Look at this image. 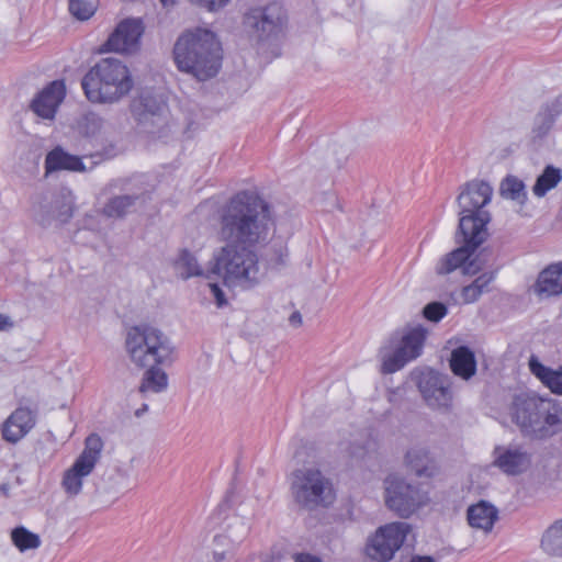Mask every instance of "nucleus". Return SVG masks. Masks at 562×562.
Returning <instances> with one entry per match:
<instances>
[{"label": "nucleus", "mask_w": 562, "mask_h": 562, "mask_svg": "<svg viewBox=\"0 0 562 562\" xmlns=\"http://www.w3.org/2000/svg\"><path fill=\"white\" fill-rule=\"evenodd\" d=\"M492 195L493 188L484 180L474 179L461 187L457 196L459 224L456 232L460 246L440 258L436 266L438 274L446 276L460 268L463 274L474 276L486 266V249L476 251L488 237L487 224L492 215L484 207Z\"/></svg>", "instance_id": "nucleus-1"}, {"label": "nucleus", "mask_w": 562, "mask_h": 562, "mask_svg": "<svg viewBox=\"0 0 562 562\" xmlns=\"http://www.w3.org/2000/svg\"><path fill=\"white\" fill-rule=\"evenodd\" d=\"M272 225L268 203L256 192L244 190L220 207L217 236L226 245L261 246Z\"/></svg>", "instance_id": "nucleus-2"}, {"label": "nucleus", "mask_w": 562, "mask_h": 562, "mask_svg": "<svg viewBox=\"0 0 562 562\" xmlns=\"http://www.w3.org/2000/svg\"><path fill=\"white\" fill-rule=\"evenodd\" d=\"M125 347L133 363L147 368L138 392L145 396L148 393L165 391L168 386V376L158 364L171 361L175 347L170 339L157 328L135 326L127 331Z\"/></svg>", "instance_id": "nucleus-3"}, {"label": "nucleus", "mask_w": 562, "mask_h": 562, "mask_svg": "<svg viewBox=\"0 0 562 562\" xmlns=\"http://www.w3.org/2000/svg\"><path fill=\"white\" fill-rule=\"evenodd\" d=\"M177 68L205 81L215 77L223 60V48L217 35L211 30L195 27L184 31L173 46Z\"/></svg>", "instance_id": "nucleus-4"}, {"label": "nucleus", "mask_w": 562, "mask_h": 562, "mask_svg": "<svg viewBox=\"0 0 562 562\" xmlns=\"http://www.w3.org/2000/svg\"><path fill=\"white\" fill-rule=\"evenodd\" d=\"M510 416L521 434L533 439H546L562 430V408L551 400L516 395Z\"/></svg>", "instance_id": "nucleus-5"}, {"label": "nucleus", "mask_w": 562, "mask_h": 562, "mask_svg": "<svg viewBox=\"0 0 562 562\" xmlns=\"http://www.w3.org/2000/svg\"><path fill=\"white\" fill-rule=\"evenodd\" d=\"M87 99L94 103H113L133 88L128 68L116 58H104L81 81Z\"/></svg>", "instance_id": "nucleus-6"}, {"label": "nucleus", "mask_w": 562, "mask_h": 562, "mask_svg": "<svg viewBox=\"0 0 562 562\" xmlns=\"http://www.w3.org/2000/svg\"><path fill=\"white\" fill-rule=\"evenodd\" d=\"M254 246L228 244L214 255L212 273L222 276L228 285L256 286L262 277Z\"/></svg>", "instance_id": "nucleus-7"}, {"label": "nucleus", "mask_w": 562, "mask_h": 562, "mask_svg": "<svg viewBox=\"0 0 562 562\" xmlns=\"http://www.w3.org/2000/svg\"><path fill=\"white\" fill-rule=\"evenodd\" d=\"M290 492L294 503L308 512L328 507L335 501L331 480L314 467L301 468L292 472Z\"/></svg>", "instance_id": "nucleus-8"}, {"label": "nucleus", "mask_w": 562, "mask_h": 562, "mask_svg": "<svg viewBox=\"0 0 562 562\" xmlns=\"http://www.w3.org/2000/svg\"><path fill=\"white\" fill-rule=\"evenodd\" d=\"M426 337L427 330L420 325L395 331L390 337L389 345L379 351L381 372L394 373L417 359L423 352Z\"/></svg>", "instance_id": "nucleus-9"}, {"label": "nucleus", "mask_w": 562, "mask_h": 562, "mask_svg": "<svg viewBox=\"0 0 562 562\" xmlns=\"http://www.w3.org/2000/svg\"><path fill=\"white\" fill-rule=\"evenodd\" d=\"M414 379L424 402L429 408L443 414L452 411L453 392L448 375L432 369H425L415 371Z\"/></svg>", "instance_id": "nucleus-10"}, {"label": "nucleus", "mask_w": 562, "mask_h": 562, "mask_svg": "<svg viewBox=\"0 0 562 562\" xmlns=\"http://www.w3.org/2000/svg\"><path fill=\"white\" fill-rule=\"evenodd\" d=\"M103 441L97 434L89 435L85 448L63 476L61 486L69 496H77L82 488V480L94 469L101 457Z\"/></svg>", "instance_id": "nucleus-11"}, {"label": "nucleus", "mask_w": 562, "mask_h": 562, "mask_svg": "<svg viewBox=\"0 0 562 562\" xmlns=\"http://www.w3.org/2000/svg\"><path fill=\"white\" fill-rule=\"evenodd\" d=\"M246 30L259 41L268 40L282 32L286 23V13L280 2L251 8L244 15Z\"/></svg>", "instance_id": "nucleus-12"}, {"label": "nucleus", "mask_w": 562, "mask_h": 562, "mask_svg": "<svg viewBox=\"0 0 562 562\" xmlns=\"http://www.w3.org/2000/svg\"><path fill=\"white\" fill-rule=\"evenodd\" d=\"M411 526L407 522L396 521L381 526L368 538L366 553L372 560L387 562L394 558L396 551L403 546Z\"/></svg>", "instance_id": "nucleus-13"}, {"label": "nucleus", "mask_w": 562, "mask_h": 562, "mask_svg": "<svg viewBox=\"0 0 562 562\" xmlns=\"http://www.w3.org/2000/svg\"><path fill=\"white\" fill-rule=\"evenodd\" d=\"M425 503L420 490L403 479L390 475L385 480V505L402 518H408Z\"/></svg>", "instance_id": "nucleus-14"}, {"label": "nucleus", "mask_w": 562, "mask_h": 562, "mask_svg": "<svg viewBox=\"0 0 562 562\" xmlns=\"http://www.w3.org/2000/svg\"><path fill=\"white\" fill-rule=\"evenodd\" d=\"M143 33L144 25L140 19H125L117 24L103 46L108 52L134 53L139 48Z\"/></svg>", "instance_id": "nucleus-15"}, {"label": "nucleus", "mask_w": 562, "mask_h": 562, "mask_svg": "<svg viewBox=\"0 0 562 562\" xmlns=\"http://www.w3.org/2000/svg\"><path fill=\"white\" fill-rule=\"evenodd\" d=\"M493 465L507 475L524 473L531 464V454L521 446H496Z\"/></svg>", "instance_id": "nucleus-16"}, {"label": "nucleus", "mask_w": 562, "mask_h": 562, "mask_svg": "<svg viewBox=\"0 0 562 562\" xmlns=\"http://www.w3.org/2000/svg\"><path fill=\"white\" fill-rule=\"evenodd\" d=\"M36 418L35 409L25 406L15 408L2 425L3 440L13 445L18 443L35 427Z\"/></svg>", "instance_id": "nucleus-17"}, {"label": "nucleus", "mask_w": 562, "mask_h": 562, "mask_svg": "<svg viewBox=\"0 0 562 562\" xmlns=\"http://www.w3.org/2000/svg\"><path fill=\"white\" fill-rule=\"evenodd\" d=\"M64 97V82L55 80L37 93L32 100L30 108L37 116L45 120H53Z\"/></svg>", "instance_id": "nucleus-18"}, {"label": "nucleus", "mask_w": 562, "mask_h": 562, "mask_svg": "<svg viewBox=\"0 0 562 562\" xmlns=\"http://www.w3.org/2000/svg\"><path fill=\"white\" fill-rule=\"evenodd\" d=\"M72 216V201L66 196H56L47 204H41L35 220L42 226H47L53 220L66 223Z\"/></svg>", "instance_id": "nucleus-19"}, {"label": "nucleus", "mask_w": 562, "mask_h": 562, "mask_svg": "<svg viewBox=\"0 0 562 562\" xmlns=\"http://www.w3.org/2000/svg\"><path fill=\"white\" fill-rule=\"evenodd\" d=\"M533 292L540 297L562 294V261L549 265L539 273Z\"/></svg>", "instance_id": "nucleus-20"}, {"label": "nucleus", "mask_w": 562, "mask_h": 562, "mask_svg": "<svg viewBox=\"0 0 562 562\" xmlns=\"http://www.w3.org/2000/svg\"><path fill=\"white\" fill-rule=\"evenodd\" d=\"M407 467L418 477L430 479L438 473L436 460L426 448L415 447L406 452Z\"/></svg>", "instance_id": "nucleus-21"}, {"label": "nucleus", "mask_w": 562, "mask_h": 562, "mask_svg": "<svg viewBox=\"0 0 562 562\" xmlns=\"http://www.w3.org/2000/svg\"><path fill=\"white\" fill-rule=\"evenodd\" d=\"M166 109L164 99L150 90H144L133 101L132 111L139 122H145L149 116H159Z\"/></svg>", "instance_id": "nucleus-22"}, {"label": "nucleus", "mask_w": 562, "mask_h": 562, "mask_svg": "<svg viewBox=\"0 0 562 562\" xmlns=\"http://www.w3.org/2000/svg\"><path fill=\"white\" fill-rule=\"evenodd\" d=\"M46 172L58 170L86 171L87 168L81 158L65 151L60 146L52 149L45 158Z\"/></svg>", "instance_id": "nucleus-23"}, {"label": "nucleus", "mask_w": 562, "mask_h": 562, "mask_svg": "<svg viewBox=\"0 0 562 562\" xmlns=\"http://www.w3.org/2000/svg\"><path fill=\"white\" fill-rule=\"evenodd\" d=\"M467 516L469 525L472 528L488 532L493 529L495 521L498 519V510L494 505L481 501L469 507Z\"/></svg>", "instance_id": "nucleus-24"}, {"label": "nucleus", "mask_w": 562, "mask_h": 562, "mask_svg": "<svg viewBox=\"0 0 562 562\" xmlns=\"http://www.w3.org/2000/svg\"><path fill=\"white\" fill-rule=\"evenodd\" d=\"M450 368L456 375L469 380L476 372L474 352L468 346H460L453 349L450 358Z\"/></svg>", "instance_id": "nucleus-25"}, {"label": "nucleus", "mask_w": 562, "mask_h": 562, "mask_svg": "<svg viewBox=\"0 0 562 562\" xmlns=\"http://www.w3.org/2000/svg\"><path fill=\"white\" fill-rule=\"evenodd\" d=\"M529 368L531 373L549 387L552 393L562 395V367L553 370L542 364L536 357H531Z\"/></svg>", "instance_id": "nucleus-26"}, {"label": "nucleus", "mask_w": 562, "mask_h": 562, "mask_svg": "<svg viewBox=\"0 0 562 562\" xmlns=\"http://www.w3.org/2000/svg\"><path fill=\"white\" fill-rule=\"evenodd\" d=\"M540 547L551 557H562V519L554 521L544 530Z\"/></svg>", "instance_id": "nucleus-27"}, {"label": "nucleus", "mask_w": 562, "mask_h": 562, "mask_svg": "<svg viewBox=\"0 0 562 562\" xmlns=\"http://www.w3.org/2000/svg\"><path fill=\"white\" fill-rule=\"evenodd\" d=\"M562 180V170L552 165H548L543 171L537 177L532 187L536 196L542 198L550 190L554 189Z\"/></svg>", "instance_id": "nucleus-28"}, {"label": "nucleus", "mask_w": 562, "mask_h": 562, "mask_svg": "<svg viewBox=\"0 0 562 562\" xmlns=\"http://www.w3.org/2000/svg\"><path fill=\"white\" fill-rule=\"evenodd\" d=\"M138 195L124 194L111 198L103 206V214L108 217L122 218L135 206Z\"/></svg>", "instance_id": "nucleus-29"}, {"label": "nucleus", "mask_w": 562, "mask_h": 562, "mask_svg": "<svg viewBox=\"0 0 562 562\" xmlns=\"http://www.w3.org/2000/svg\"><path fill=\"white\" fill-rule=\"evenodd\" d=\"M499 193L503 198L516 201L519 204H525L527 201V192L524 181L512 175L502 180Z\"/></svg>", "instance_id": "nucleus-30"}, {"label": "nucleus", "mask_w": 562, "mask_h": 562, "mask_svg": "<svg viewBox=\"0 0 562 562\" xmlns=\"http://www.w3.org/2000/svg\"><path fill=\"white\" fill-rule=\"evenodd\" d=\"M11 539L21 552L37 549L42 543L38 535L31 532L23 526L15 527L11 531Z\"/></svg>", "instance_id": "nucleus-31"}, {"label": "nucleus", "mask_w": 562, "mask_h": 562, "mask_svg": "<svg viewBox=\"0 0 562 562\" xmlns=\"http://www.w3.org/2000/svg\"><path fill=\"white\" fill-rule=\"evenodd\" d=\"M175 265L180 277L184 280L203 274V270L201 269L196 258L187 249L181 250Z\"/></svg>", "instance_id": "nucleus-32"}, {"label": "nucleus", "mask_w": 562, "mask_h": 562, "mask_svg": "<svg viewBox=\"0 0 562 562\" xmlns=\"http://www.w3.org/2000/svg\"><path fill=\"white\" fill-rule=\"evenodd\" d=\"M236 543L229 537L217 535L213 539V562H223L233 557Z\"/></svg>", "instance_id": "nucleus-33"}, {"label": "nucleus", "mask_w": 562, "mask_h": 562, "mask_svg": "<svg viewBox=\"0 0 562 562\" xmlns=\"http://www.w3.org/2000/svg\"><path fill=\"white\" fill-rule=\"evenodd\" d=\"M68 8L71 15L81 21L90 19L97 9L92 0H69Z\"/></svg>", "instance_id": "nucleus-34"}, {"label": "nucleus", "mask_w": 562, "mask_h": 562, "mask_svg": "<svg viewBox=\"0 0 562 562\" xmlns=\"http://www.w3.org/2000/svg\"><path fill=\"white\" fill-rule=\"evenodd\" d=\"M104 126V121L95 113H88L82 121L81 128L89 137L99 135Z\"/></svg>", "instance_id": "nucleus-35"}, {"label": "nucleus", "mask_w": 562, "mask_h": 562, "mask_svg": "<svg viewBox=\"0 0 562 562\" xmlns=\"http://www.w3.org/2000/svg\"><path fill=\"white\" fill-rule=\"evenodd\" d=\"M554 123L555 121L541 109L535 119L532 132L536 136L543 137L550 132Z\"/></svg>", "instance_id": "nucleus-36"}, {"label": "nucleus", "mask_w": 562, "mask_h": 562, "mask_svg": "<svg viewBox=\"0 0 562 562\" xmlns=\"http://www.w3.org/2000/svg\"><path fill=\"white\" fill-rule=\"evenodd\" d=\"M448 308L447 306L441 302H431L428 303L423 308V315L425 318H427L430 322H439L441 318H443L447 315Z\"/></svg>", "instance_id": "nucleus-37"}, {"label": "nucleus", "mask_w": 562, "mask_h": 562, "mask_svg": "<svg viewBox=\"0 0 562 562\" xmlns=\"http://www.w3.org/2000/svg\"><path fill=\"white\" fill-rule=\"evenodd\" d=\"M115 156V148L113 145H110L109 147H105L101 151H95L93 154H90L89 156H83L85 158L89 157L92 159L90 169L94 166L99 165L100 162L111 159Z\"/></svg>", "instance_id": "nucleus-38"}, {"label": "nucleus", "mask_w": 562, "mask_h": 562, "mask_svg": "<svg viewBox=\"0 0 562 562\" xmlns=\"http://www.w3.org/2000/svg\"><path fill=\"white\" fill-rule=\"evenodd\" d=\"M542 110L547 112V115H550L554 121H557V119L562 114V93L546 103Z\"/></svg>", "instance_id": "nucleus-39"}, {"label": "nucleus", "mask_w": 562, "mask_h": 562, "mask_svg": "<svg viewBox=\"0 0 562 562\" xmlns=\"http://www.w3.org/2000/svg\"><path fill=\"white\" fill-rule=\"evenodd\" d=\"M482 294L483 293L480 290H477L473 283H471L467 286H463V289L461 291V296L465 304H471V303L476 302Z\"/></svg>", "instance_id": "nucleus-40"}, {"label": "nucleus", "mask_w": 562, "mask_h": 562, "mask_svg": "<svg viewBox=\"0 0 562 562\" xmlns=\"http://www.w3.org/2000/svg\"><path fill=\"white\" fill-rule=\"evenodd\" d=\"M192 2L207 11L214 12L224 8L229 0H192Z\"/></svg>", "instance_id": "nucleus-41"}, {"label": "nucleus", "mask_w": 562, "mask_h": 562, "mask_svg": "<svg viewBox=\"0 0 562 562\" xmlns=\"http://www.w3.org/2000/svg\"><path fill=\"white\" fill-rule=\"evenodd\" d=\"M323 210L333 212L334 210H341L339 200L335 193H326L321 201Z\"/></svg>", "instance_id": "nucleus-42"}, {"label": "nucleus", "mask_w": 562, "mask_h": 562, "mask_svg": "<svg viewBox=\"0 0 562 562\" xmlns=\"http://www.w3.org/2000/svg\"><path fill=\"white\" fill-rule=\"evenodd\" d=\"M494 272H484L480 274L472 283L477 290L484 293L488 291L487 286L494 280Z\"/></svg>", "instance_id": "nucleus-43"}, {"label": "nucleus", "mask_w": 562, "mask_h": 562, "mask_svg": "<svg viewBox=\"0 0 562 562\" xmlns=\"http://www.w3.org/2000/svg\"><path fill=\"white\" fill-rule=\"evenodd\" d=\"M211 293L214 295L216 303L218 306H223L226 304V299L223 290L216 283H209Z\"/></svg>", "instance_id": "nucleus-44"}, {"label": "nucleus", "mask_w": 562, "mask_h": 562, "mask_svg": "<svg viewBox=\"0 0 562 562\" xmlns=\"http://www.w3.org/2000/svg\"><path fill=\"white\" fill-rule=\"evenodd\" d=\"M293 559L294 562H323L318 557L311 553H296Z\"/></svg>", "instance_id": "nucleus-45"}, {"label": "nucleus", "mask_w": 562, "mask_h": 562, "mask_svg": "<svg viewBox=\"0 0 562 562\" xmlns=\"http://www.w3.org/2000/svg\"><path fill=\"white\" fill-rule=\"evenodd\" d=\"M13 322L12 319L5 315L0 313V331H7L13 328Z\"/></svg>", "instance_id": "nucleus-46"}, {"label": "nucleus", "mask_w": 562, "mask_h": 562, "mask_svg": "<svg viewBox=\"0 0 562 562\" xmlns=\"http://www.w3.org/2000/svg\"><path fill=\"white\" fill-rule=\"evenodd\" d=\"M289 322L291 325L297 327L302 324V315L300 314V312H294L291 314V316L289 317Z\"/></svg>", "instance_id": "nucleus-47"}, {"label": "nucleus", "mask_w": 562, "mask_h": 562, "mask_svg": "<svg viewBox=\"0 0 562 562\" xmlns=\"http://www.w3.org/2000/svg\"><path fill=\"white\" fill-rule=\"evenodd\" d=\"M409 562H435L431 557H414Z\"/></svg>", "instance_id": "nucleus-48"}, {"label": "nucleus", "mask_w": 562, "mask_h": 562, "mask_svg": "<svg viewBox=\"0 0 562 562\" xmlns=\"http://www.w3.org/2000/svg\"><path fill=\"white\" fill-rule=\"evenodd\" d=\"M148 411V405L143 404L140 408L135 411V416L140 417L143 414H145Z\"/></svg>", "instance_id": "nucleus-49"}, {"label": "nucleus", "mask_w": 562, "mask_h": 562, "mask_svg": "<svg viewBox=\"0 0 562 562\" xmlns=\"http://www.w3.org/2000/svg\"><path fill=\"white\" fill-rule=\"evenodd\" d=\"M286 254H284L283 251V247L280 246L279 247V250H278V258H277V263H283V256H285Z\"/></svg>", "instance_id": "nucleus-50"}, {"label": "nucleus", "mask_w": 562, "mask_h": 562, "mask_svg": "<svg viewBox=\"0 0 562 562\" xmlns=\"http://www.w3.org/2000/svg\"><path fill=\"white\" fill-rule=\"evenodd\" d=\"M164 7L173 5L177 0H159Z\"/></svg>", "instance_id": "nucleus-51"}]
</instances>
